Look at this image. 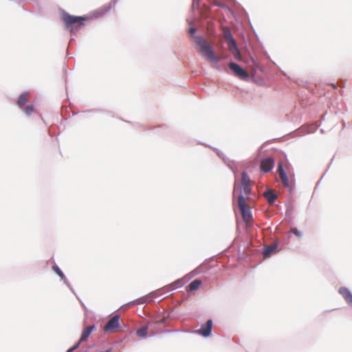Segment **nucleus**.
I'll return each mask as SVG.
<instances>
[{
    "mask_svg": "<svg viewBox=\"0 0 352 352\" xmlns=\"http://www.w3.org/2000/svg\"><path fill=\"white\" fill-rule=\"evenodd\" d=\"M62 20L67 30H69L72 32H75L84 25L85 22L88 20V18L71 15L64 12L62 14Z\"/></svg>",
    "mask_w": 352,
    "mask_h": 352,
    "instance_id": "f03ea898",
    "label": "nucleus"
},
{
    "mask_svg": "<svg viewBox=\"0 0 352 352\" xmlns=\"http://www.w3.org/2000/svg\"><path fill=\"white\" fill-rule=\"evenodd\" d=\"M201 285V281L200 280L196 279L191 282L188 286V289L189 291H194L197 289L200 285Z\"/></svg>",
    "mask_w": 352,
    "mask_h": 352,
    "instance_id": "2eb2a0df",
    "label": "nucleus"
},
{
    "mask_svg": "<svg viewBox=\"0 0 352 352\" xmlns=\"http://www.w3.org/2000/svg\"><path fill=\"white\" fill-rule=\"evenodd\" d=\"M195 39L197 52L201 56L212 64H217L220 61L221 57L215 54L212 45L206 38L197 36Z\"/></svg>",
    "mask_w": 352,
    "mask_h": 352,
    "instance_id": "f257e3e1",
    "label": "nucleus"
},
{
    "mask_svg": "<svg viewBox=\"0 0 352 352\" xmlns=\"http://www.w3.org/2000/svg\"><path fill=\"white\" fill-rule=\"evenodd\" d=\"M339 293L343 296L346 302L348 303L352 299V294L346 287H340Z\"/></svg>",
    "mask_w": 352,
    "mask_h": 352,
    "instance_id": "9b49d317",
    "label": "nucleus"
},
{
    "mask_svg": "<svg viewBox=\"0 0 352 352\" xmlns=\"http://www.w3.org/2000/svg\"><path fill=\"white\" fill-rule=\"evenodd\" d=\"M331 86L333 89H336L337 86L335 84H331Z\"/></svg>",
    "mask_w": 352,
    "mask_h": 352,
    "instance_id": "5701e85b",
    "label": "nucleus"
},
{
    "mask_svg": "<svg viewBox=\"0 0 352 352\" xmlns=\"http://www.w3.org/2000/svg\"><path fill=\"white\" fill-rule=\"evenodd\" d=\"M196 32V29L195 28H190L189 29V34L192 36Z\"/></svg>",
    "mask_w": 352,
    "mask_h": 352,
    "instance_id": "4be33fe9",
    "label": "nucleus"
},
{
    "mask_svg": "<svg viewBox=\"0 0 352 352\" xmlns=\"http://www.w3.org/2000/svg\"><path fill=\"white\" fill-rule=\"evenodd\" d=\"M29 94L25 92L20 95L19 97L17 104L20 108H23V107L28 102Z\"/></svg>",
    "mask_w": 352,
    "mask_h": 352,
    "instance_id": "4468645a",
    "label": "nucleus"
},
{
    "mask_svg": "<svg viewBox=\"0 0 352 352\" xmlns=\"http://www.w3.org/2000/svg\"><path fill=\"white\" fill-rule=\"evenodd\" d=\"M348 305L352 307V299L348 302Z\"/></svg>",
    "mask_w": 352,
    "mask_h": 352,
    "instance_id": "b1692460",
    "label": "nucleus"
},
{
    "mask_svg": "<svg viewBox=\"0 0 352 352\" xmlns=\"http://www.w3.org/2000/svg\"><path fill=\"white\" fill-rule=\"evenodd\" d=\"M228 48L236 60H241V54L236 43H232L231 45L228 46Z\"/></svg>",
    "mask_w": 352,
    "mask_h": 352,
    "instance_id": "ddd939ff",
    "label": "nucleus"
},
{
    "mask_svg": "<svg viewBox=\"0 0 352 352\" xmlns=\"http://www.w3.org/2000/svg\"><path fill=\"white\" fill-rule=\"evenodd\" d=\"M94 329H95L94 325L89 326V327H87L86 328H85L82 332V335L79 340L78 343L76 346H74L72 349V350H74L75 349H76L78 346L80 342L87 340V339L89 338V336H90V334Z\"/></svg>",
    "mask_w": 352,
    "mask_h": 352,
    "instance_id": "6e6552de",
    "label": "nucleus"
},
{
    "mask_svg": "<svg viewBox=\"0 0 352 352\" xmlns=\"http://www.w3.org/2000/svg\"><path fill=\"white\" fill-rule=\"evenodd\" d=\"M238 205L243 221L246 224H250L252 222L251 208L248 206L245 198L243 195H239L238 197Z\"/></svg>",
    "mask_w": 352,
    "mask_h": 352,
    "instance_id": "20e7f679",
    "label": "nucleus"
},
{
    "mask_svg": "<svg viewBox=\"0 0 352 352\" xmlns=\"http://www.w3.org/2000/svg\"><path fill=\"white\" fill-rule=\"evenodd\" d=\"M212 328V321L208 320L205 324L201 325V328L197 330V332L204 337H208L211 334Z\"/></svg>",
    "mask_w": 352,
    "mask_h": 352,
    "instance_id": "0eeeda50",
    "label": "nucleus"
},
{
    "mask_svg": "<svg viewBox=\"0 0 352 352\" xmlns=\"http://www.w3.org/2000/svg\"><path fill=\"white\" fill-rule=\"evenodd\" d=\"M230 68L233 71L236 76L241 79L247 78L249 75L248 72L241 67L238 64L234 63H230Z\"/></svg>",
    "mask_w": 352,
    "mask_h": 352,
    "instance_id": "423d86ee",
    "label": "nucleus"
},
{
    "mask_svg": "<svg viewBox=\"0 0 352 352\" xmlns=\"http://www.w3.org/2000/svg\"><path fill=\"white\" fill-rule=\"evenodd\" d=\"M224 37L227 41L228 46L230 45L232 43H236L231 34V32L228 30L225 31Z\"/></svg>",
    "mask_w": 352,
    "mask_h": 352,
    "instance_id": "dca6fc26",
    "label": "nucleus"
},
{
    "mask_svg": "<svg viewBox=\"0 0 352 352\" xmlns=\"http://www.w3.org/2000/svg\"><path fill=\"white\" fill-rule=\"evenodd\" d=\"M275 250L274 246H267L265 248V250L263 252V256L264 257L267 258L270 256L272 252H274Z\"/></svg>",
    "mask_w": 352,
    "mask_h": 352,
    "instance_id": "f3484780",
    "label": "nucleus"
},
{
    "mask_svg": "<svg viewBox=\"0 0 352 352\" xmlns=\"http://www.w3.org/2000/svg\"><path fill=\"white\" fill-rule=\"evenodd\" d=\"M53 270L61 278V279H64L65 278V275L57 265L53 266Z\"/></svg>",
    "mask_w": 352,
    "mask_h": 352,
    "instance_id": "6ab92c4d",
    "label": "nucleus"
},
{
    "mask_svg": "<svg viewBox=\"0 0 352 352\" xmlns=\"http://www.w3.org/2000/svg\"><path fill=\"white\" fill-rule=\"evenodd\" d=\"M278 173L280 177V179H281L282 183L285 186H289V182L287 177L286 173H285L283 170V166L282 162L278 163Z\"/></svg>",
    "mask_w": 352,
    "mask_h": 352,
    "instance_id": "9d476101",
    "label": "nucleus"
},
{
    "mask_svg": "<svg viewBox=\"0 0 352 352\" xmlns=\"http://www.w3.org/2000/svg\"><path fill=\"white\" fill-rule=\"evenodd\" d=\"M147 327H144L140 329H138L136 332V334L139 336V337H142V338H144L145 337L146 335H147Z\"/></svg>",
    "mask_w": 352,
    "mask_h": 352,
    "instance_id": "a211bd4d",
    "label": "nucleus"
},
{
    "mask_svg": "<svg viewBox=\"0 0 352 352\" xmlns=\"http://www.w3.org/2000/svg\"><path fill=\"white\" fill-rule=\"evenodd\" d=\"M239 189L240 190V195H243L245 198L248 197L251 192V180L245 172H243L241 175V185L234 184V195L237 192Z\"/></svg>",
    "mask_w": 352,
    "mask_h": 352,
    "instance_id": "7ed1b4c3",
    "label": "nucleus"
},
{
    "mask_svg": "<svg viewBox=\"0 0 352 352\" xmlns=\"http://www.w3.org/2000/svg\"><path fill=\"white\" fill-rule=\"evenodd\" d=\"M263 195L270 204H274L275 200L277 199V195L272 190L264 192Z\"/></svg>",
    "mask_w": 352,
    "mask_h": 352,
    "instance_id": "f8f14e48",
    "label": "nucleus"
},
{
    "mask_svg": "<svg viewBox=\"0 0 352 352\" xmlns=\"http://www.w3.org/2000/svg\"><path fill=\"white\" fill-rule=\"evenodd\" d=\"M291 232L296 234L297 236L300 237L302 236L301 232L298 230L297 228H294L291 229Z\"/></svg>",
    "mask_w": 352,
    "mask_h": 352,
    "instance_id": "412c9836",
    "label": "nucleus"
},
{
    "mask_svg": "<svg viewBox=\"0 0 352 352\" xmlns=\"http://www.w3.org/2000/svg\"><path fill=\"white\" fill-rule=\"evenodd\" d=\"M120 316L116 315L113 316L103 327V331L105 333H114L120 328L119 323Z\"/></svg>",
    "mask_w": 352,
    "mask_h": 352,
    "instance_id": "39448f33",
    "label": "nucleus"
},
{
    "mask_svg": "<svg viewBox=\"0 0 352 352\" xmlns=\"http://www.w3.org/2000/svg\"><path fill=\"white\" fill-rule=\"evenodd\" d=\"M24 111L28 116H30L34 111L33 105L30 104L27 106Z\"/></svg>",
    "mask_w": 352,
    "mask_h": 352,
    "instance_id": "aec40b11",
    "label": "nucleus"
},
{
    "mask_svg": "<svg viewBox=\"0 0 352 352\" xmlns=\"http://www.w3.org/2000/svg\"><path fill=\"white\" fill-rule=\"evenodd\" d=\"M274 162L273 159L268 157L262 160L261 169L265 173L270 172L274 167Z\"/></svg>",
    "mask_w": 352,
    "mask_h": 352,
    "instance_id": "1a4fd4ad",
    "label": "nucleus"
}]
</instances>
